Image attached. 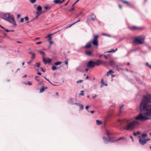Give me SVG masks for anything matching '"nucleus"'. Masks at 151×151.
<instances>
[{"label": "nucleus", "mask_w": 151, "mask_h": 151, "mask_svg": "<svg viewBox=\"0 0 151 151\" xmlns=\"http://www.w3.org/2000/svg\"><path fill=\"white\" fill-rule=\"evenodd\" d=\"M80 0H77V1L73 4V5H72V6H74V5L76 4L77 2H78Z\"/></svg>", "instance_id": "a18cd8bd"}, {"label": "nucleus", "mask_w": 151, "mask_h": 151, "mask_svg": "<svg viewBox=\"0 0 151 151\" xmlns=\"http://www.w3.org/2000/svg\"><path fill=\"white\" fill-rule=\"evenodd\" d=\"M62 63V62H56L54 63V65H58Z\"/></svg>", "instance_id": "4be33fe9"}, {"label": "nucleus", "mask_w": 151, "mask_h": 151, "mask_svg": "<svg viewBox=\"0 0 151 151\" xmlns=\"http://www.w3.org/2000/svg\"><path fill=\"white\" fill-rule=\"evenodd\" d=\"M5 30L6 31V32L7 33L10 31L9 30H8L7 29H5Z\"/></svg>", "instance_id": "4d7b16f0"}, {"label": "nucleus", "mask_w": 151, "mask_h": 151, "mask_svg": "<svg viewBox=\"0 0 151 151\" xmlns=\"http://www.w3.org/2000/svg\"><path fill=\"white\" fill-rule=\"evenodd\" d=\"M75 10V8L74 6H72V8L68 10V11L69 12H71Z\"/></svg>", "instance_id": "c85d7f7f"}, {"label": "nucleus", "mask_w": 151, "mask_h": 151, "mask_svg": "<svg viewBox=\"0 0 151 151\" xmlns=\"http://www.w3.org/2000/svg\"><path fill=\"white\" fill-rule=\"evenodd\" d=\"M94 64V62L90 60L87 63V67L88 68H93L95 66Z\"/></svg>", "instance_id": "6e6552de"}, {"label": "nucleus", "mask_w": 151, "mask_h": 151, "mask_svg": "<svg viewBox=\"0 0 151 151\" xmlns=\"http://www.w3.org/2000/svg\"><path fill=\"white\" fill-rule=\"evenodd\" d=\"M53 2L56 4H62L61 1L60 0H54L53 1Z\"/></svg>", "instance_id": "4468645a"}, {"label": "nucleus", "mask_w": 151, "mask_h": 151, "mask_svg": "<svg viewBox=\"0 0 151 151\" xmlns=\"http://www.w3.org/2000/svg\"><path fill=\"white\" fill-rule=\"evenodd\" d=\"M5 19L12 23L15 25H16L14 19V17L12 15L9 14L8 15V17Z\"/></svg>", "instance_id": "423d86ee"}, {"label": "nucleus", "mask_w": 151, "mask_h": 151, "mask_svg": "<svg viewBox=\"0 0 151 151\" xmlns=\"http://www.w3.org/2000/svg\"><path fill=\"white\" fill-rule=\"evenodd\" d=\"M133 135L135 136H136L137 135V134L135 132H134Z\"/></svg>", "instance_id": "052dcab7"}, {"label": "nucleus", "mask_w": 151, "mask_h": 151, "mask_svg": "<svg viewBox=\"0 0 151 151\" xmlns=\"http://www.w3.org/2000/svg\"><path fill=\"white\" fill-rule=\"evenodd\" d=\"M143 99V101H141L140 103V109H144L147 104L151 103V95L148 94L144 96Z\"/></svg>", "instance_id": "f257e3e1"}, {"label": "nucleus", "mask_w": 151, "mask_h": 151, "mask_svg": "<svg viewBox=\"0 0 151 151\" xmlns=\"http://www.w3.org/2000/svg\"><path fill=\"white\" fill-rule=\"evenodd\" d=\"M139 143L142 145H144L147 143L146 140H143L140 137H139Z\"/></svg>", "instance_id": "9d476101"}, {"label": "nucleus", "mask_w": 151, "mask_h": 151, "mask_svg": "<svg viewBox=\"0 0 151 151\" xmlns=\"http://www.w3.org/2000/svg\"><path fill=\"white\" fill-rule=\"evenodd\" d=\"M24 19H25V20L26 21H28L29 20V18L28 17H26L24 18Z\"/></svg>", "instance_id": "49530a36"}, {"label": "nucleus", "mask_w": 151, "mask_h": 151, "mask_svg": "<svg viewBox=\"0 0 151 151\" xmlns=\"http://www.w3.org/2000/svg\"><path fill=\"white\" fill-rule=\"evenodd\" d=\"M57 32H56L52 34H50V35H48V38H49V41H50L51 39V37H50V36L51 35H52L55 33H57Z\"/></svg>", "instance_id": "393cba45"}, {"label": "nucleus", "mask_w": 151, "mask_h": 151, "mask_svg": "<svg viewBox=\"0 0 151 151\" xmlns=\"http://www.w3.org/2000/svg\"><path fill=\"white\" fill-rule=\"evenodd\" d=\"M102 61L100 60H98L96 62H94L95 65L99 66L102 63Z\"/></svg>", "instance_id": "ddd939ff"}, {"label": "nucleus", "mask_w": 151, "mask_h": 151, "mask_svg": "<svg viewBox=\"0 0 151 151\" xmlns=\"http://www.w3.org/2000/svg\"><path fill=\"white\" fill-rule=\"evenodd\" d=\"M111 51H112V52H115L116 51V50H115L114 49H111Z\"/></svg>", "instance_id": "bf43d9fd"}, {"label": "nucleus", "mask_w": 151, "mask_h": 151, "mask_svg": "<svg viewBox=\"0 0 151 151\" xmlns=\"http://www.w3.org/2000/svg\"><path fill=\"white\" fill-rule=\"evenodd\" d=\"M30 1L32 3H34L36 1V0H30Z\"/></svg>", "instance_id": "ea45409f"}, {"label": "nucleus", "mask_w": 151, "mask_h": 151, "mask_svg": "<svg viewBox=\"0 0 151 151\" xmlns=\"http://www.w3.org/2000/svg\"><path fill=\"white\" fill-rule=\"evenodd\" d=\"M45 90V88L44 86H43L42 88L40 89V93H42Z\"/></svg>", "instance_id": "a878e982"}, {"label": "nucleus", "mask_w": 151, "mask_h": 151, "mask_svg": "<svg viewBox=\"0 0 151 151\" xmlns=\"http://www.w3.org/2000/svg\"><path fill=\"white\" fill-rule=\"evenodd\" d=\"M103 138L104 139V142L105 143H107L108 141H110V140H108L107 139H106L104 137H103Z\"/></svg>", "instance_id": "412c9836"}, {"label": "nucleus", "mask_w": 151, "mask_h": 151, "mask_svg": "<svg viewBox=\"0 0 151 151\" xmlns=\"http://www.w3.org/2000/svg\"><path fill=\"white\" fill-rule=\"evenodd\" d=\"M42 12H41L37 11L36 12V14L37 15V16H39L42 14Z\"/></svg>", "instance_id": "bb28decb"}, {"label": "nucleus", "mask_w": 151, "mask_h": 151, "mask_svg": "<svg viewBox=\"0 0 151 151\" xmlns=\"http://www.w3.org/2000/svg\"><path fill=\"white\" fill-rule=\"evenodd\" d=\"M92 51H86L85 52V53L88 56H92L93 55L92 54Z\"/></svg>", "instance_id": "f8f14e48"}, {"label": "nucleus", "mask_w": 151, "mask_h": 151, "mask_svg": "<svg viewBox=\"0 0 151 151\" xmlns=\"http://www.w3.org/2000/svg\"><path fill=\"white\" fill-rule=\"evenodd\" d=\"M79 106L80 108L81 109L83 110V105L82 104H79Z\"/></svg>", "instance_id": "f704fd0d"}, {"label": "nucleus", "mask_w": 151, "mask_h": 151, "mask_svg": "<svg viewBox=\"0 0 151 151\" xmlns=\"http://www.w3.org/2000/svg\"><path fill=\"white\" fill-rule=\"evenodd\" d=\"M44 8L45 9H46V10H47V9H50L51 8V6H45L44 7Z\"/></svg>", "instance_id": "a211bd4d"}, {"label": "nucleus", "mask_w": 151, "mask_h": 151, "mask_svg": "<svg viewBox=\"0 0 151 151\" xmlns=\"http://www.w3.org/2000/svg\"><path fill=\"white\" fill-rule=\"evenodd\" d=\"M134 119L136 120L142 121H145L150 119L148 117L143 116L142 113H141L137 116L135 117Z\"/></svg>", "instance_id": "20e7f679"}, {"label": "nucleus", "mask_w": 151, "mask_h": 151, "mask_svg": "<svg viewBox=\"0 0 151 151\" xmlns=\"http://www.w3.org/2000/svg\"><path fill=\"white\" fill-rule=\"evenodd\" d=\"M81 93H80L79 95H82V96H84V91H81Z\"/></svg>", "instance_id": "58836bf2"}, {"label": "nucleus", "mask_w": 151, "mask_h": 151, "mask_svg": "<svg viewBox=\"0 0 151 151\" xmlns=\"http://www.w3.org/2000/svg\"><path fill=\"white\" fill-rule=\"evenodd\" d=\"M49 42L50 44H52L53 43V42L52 41H51L50 40L49 41Z\"/></svg>", "instance_id": "69168bd1"}, {"label": "nucleus", "mask_w": 151, "mask_h": 151, "mask_svg": "<svg viewBox=\"0 0 151 151\" xmlns=\"http://www.w3.org/2000/svg\"><path fill=\"white\" fill-rule=\"evenodd\" d=\"M27 84L29 86H31L32 85V83L31 82L28 81L27 82Z\"/></svg>", "instance_id": "e433bc0d"}, {"label": "nucleus", "mask_w": 151, "mask_h": 151, "mask_svg": "<svg viewBox=\"0 0 151 151\" xmlns=\"http://www.w3.org/2000/svg\"><path fill=\"white\" fill-rule=\"evenodd\" d=\"M57 69V68L55 66H52L51 68V69L53 70H55Z\"/></svg>", "instance_id": "7c9ffc66"}, {"label": "nucleus", "mask_w": 151, "mask_h": 151, "mask_svg": "<svg viewBox=\"0 0 151 151\" xmlns=\"http://www.w3.org/2000/svg\"><path fill=\"white\" fill-rule=\"evenodd\" d=\"M101 83L103 85H104L106 86H107V84H105V83H103V79H101Z\"/></svg>", "instance_id": "4c0bfd02"}, {"label": "nucleus", "mask_w": 151, "mask_h": 151, "mask_svg": "<svg viewBox=\"0 0 151 151\" xmlns=\"http://www.w3.org/2000/svg\"><path fill=\"white\" fill-rule=\"evenodd\" d=\"M39 52L42 55V59H43V57H44V55L45 54V52L42 50H40Z\"/></svg>", "instance_id": "aec40b11"}, {"label": "nucleus", "mask_w": 151, "mask_h": 151, "mask_svg": "<svg viewBox=\"0 0 151 151\" xmlns=\"http://www.w3.org/2000/svg\"><path fill=\"white\" fill-rule=\"evenodd\" d=\"M24 19L23 18H22L20 20V22H24Z\"/></svg>", "instance_id": "09e8293b"}, {"label": "nucleus", "mask_w": 151, "mask_h": 151, "mask_svg": "<svg viewBox=\"0 0 151 151\" xmlns=\"http://www.w3.org/2000/svg\"><path fill=\"white\" fill-rule=\"evenodd\" d=\"M146 65L148 67H149V66L150 65H149V64L148 63H146Z\"/></svg>", "instance_id": "680f3d73"}, {"label": "nucleus", "mask_w": 151, "mask_h": 151, "mask_svg": "<svg viewBox=\"0 0 151 151\" xmlns=\"http://www.w3.org/2000/svg\"><path fill=\"white\" fill-rule=\"evenodd\" d=\"M17 42L19 43H22V42L20 41H17Z\"/></svg>", "instance_id": "0e129e2a"}, {"label": "nucleus", "mask_w": 151, "mask_h": 151, "mask_svg": "<svg viewBox=\"0 0 151 151\" xmlns=\"http://www.w3.org/2000/svg\"><path fill=\"white\" fill-rule=\"evenodd\" d=\"M147 136V134H144L142 135V137L143 138H145V137H146Z\"/></svg>", "instance_id": "c756f323"}, {"label": "nucleus", "mask_w": 151, "mask_h": 151, "mask_svg": "<svg viewBox=\"0 0 151 151\" xmlns=\"http://www.w3.org/2000/svg\"><path fill=\"white\" fill-rule=\"evenodd\" d=\"M91 20L92 21H94L95 20V18L91 17Z\"/></svg>", "instance_id": "5fc2aeb1"}, {"label": "nucleus", "mask_w": 151, "mask_h": 151, "mask_svg": "<svg viewBox=\"0 0 151 151\" xmlns=\"http://www.w3.org/2000/svg\"><path fill=\"white\" fill-rule=\"evenodd\" d=\"M20 15L19 14H18L17 15V18H19L20 17Z\"/></svg>", "instance_id": "6e6d98bb"}, {"label": "nucleus", "mask_w": 151, "mask_h": 151, "mask_svg": "<svg viewBox=\"0 0 151 151\" xmlns=\"http://www.w3.org/2000/svg\"><path fill=\"white\" fill-rule=\"evenodd\" d=\"M44 78H45V79H46L47 81H48V82H49L50 83H51V84H52V85H53V84H52V83H51L50 81H49V80L48 79H47V78H45V77ZM53 85H54V86H55V85H53Z\"/></svg>", "instance_id": "37998d69"}, {"label": "nucleus", "mask_w": 151, "mask_h": 151, "mask_svg": "<svg viewBox=\"0 0 151 151\" xmlns=\"http://www.w3.org/2000/svg\"><path fill=\"white\" fill-rule=\"evenodd\" d=\"M122 139H124V138L123 137L119 138H118V139H117L116 140L114 141H119V140Z\"/></svg>", "instance_id": "2f4dec72"}, {"label": "nucleus", "mask_w": 151, "mask_h": 151, "mask_svg": "<svg viewBox=\"0 0 151 151\" xmlns=\"http://www.w3.org/2000/svg\"><path fill=\"white\" fill-rule=\"evenodd\" d=\"M89 106H88V105H87V106H86V109L87 111H88V110H87V109H88V108H89Z\"/></svg>", "instance_id": "de8ad7c7"}, {"label": "nucleus", "mask_w": 151, "mask_h": 151, "mask_svg": "<svg viewBox=\"0 0 151 151\" xmlns=\"http://www.w3.org/2000/svg\"><path fill=\"white\" fill-rule=\"evenodd\" d=\"M40 65V63H37L36 64L34 65V68H36V67H38V68Z\"/></svg>", "instance_id": "5701e85b"}, {"label": "nucleus", "mask_w": 151, "mask_h": 151, "mask_svg": "<svg viewBox=\"0 0 151 151\" xmlns=\"http://www.w3.org/2000/svg\"><path fill=\"white\" fill-rule=\"evenodd\" d=\"M139 124L138 122L136 121H134L132 122L128 123L124 128V129L127 130H129L131 129H133L135 125H138Z\"/></svg>", "instance_id": "7ed1b4c3"}, {"label": "nucleus", "mask_w": 151, "mask_h": 151, "mask_svg": "<svg viewBox=\"0 0 151 151\" xmlns=\"http://www.w3.org/2000/svg\"><path fill=\"white\" fill-rule=\"evenodd\" d=\"M83 80H79V81H77V83H80L83 82Z\"/></svg>", "instance_id": "a19ab883"}, {"label": "nucleus", "mask_w": 151, "mask_h": 151, "mask_svg": "<svg viewBox=\"0 0 151 151\" xmlns=\"http://www.w3.org/2000/svg\"><path fill=\"white\" fill-rule=\"evenodd\" d=\"M133 43L134 44L142 45L144 43V41L142 39H139L137 37H135L133 39Z\"/></svg>", "instance_id": "0eeeda50"}, {"label": "nucleus", "mask_w": 151, "mask_h": 151, "mask_svg": "<svg viewBox=\"0 0 151 151\" xmlns=\"http://www.w3.org/2000/svg\"><path fill=\"white\" fill-rule=\"evenodd\" d=\"M43 61L44 63L46 64V63H49L51 62V60L49 58H48L47 59H45L44 57H43Z\"/></svg>", "instance_id": "9b49d317"}, {"label": "nucleus", "mask_w": 151, "mask_h": 151, "mask_svg": "<svg viewBox=\"0 0 151 151\" xmlns=\"http://www.w3.org/2000/svg\"><path fill=\"white\" fill-rule=\"evenodd\" d=\"M37 73L39 75H41V73L40 72H38Z\"/></svg>", "instance_id": "338daca9"}, {"label": "nucleus", "mask_w": 151, "mask_h": 151, "mask_svg": "<svg viewBox=\"0 0 151 151\" xmlns=\"http://www.w3.org/2000/svg\"><path fill=\"white\" fill-rule=\"evenodd\" d=\"M42 42H38L36 43V44L37 45H38V44H40L42 43Z\"/></svg>", "instance_id": "3c124183"}, {"label": "nucleus", "mask_w": 151, "mask_h": 151, "mask_svg": "<svg viewBox=\"0 0 151 151\" xmlns=\"http://www.w3.org/2000/svg\"><path fill=\"white\" fill-rule=\"evenodd\" d=\"M123 106L124 105H122L120 107L119 113L120 114H121L122 113V110L123 109Z\"/></svg>", "instance_id": "473e14b6"}, {"label": "nucleus", "mask_w": 151, "mask_h": 151, "mask_svg": "<svg viewBox=\"0 0 151 151\" xmlns=\"http://www.w3.org/2000/svg\"><path fill=\"white\" fill-rule=\"evenodd\" d=\"M117 121L119 122H122V120L121 119H119Z\"/></svg>", "instance_id": "13d9d810"}, {"label": "nucleus", "mask_w": 151, "mask_h": 151, "mask_svg": "<svg viewBox=\"0 0 151 151\" xmlns=\"http://www.w3.org/2000/svg\"><path fill=\"white\" fill-rule=\"evenodd\" d=\"M96 124L98 125H100L101 124V121H99L98 120H96Z\"/></svg>", "instance_id": "6ab92c4d"}, {"label": "nucleus", "mask_w": 151, "mask_h": 151, "mask_svg": "<svg viewBox=\"0 0 151 151\" xmlns=\"http://www.w3.org/2000/svg\"><path fill=\"white\" fill-rule=\"evenodd\" d=\"M41 69L42 71L43 72H45V71H44V69H43V68L42 67L41 68Z\"/></svg>", "instance_id": "774afa93"}, {"label": "nucleus", "mask_w": 151, "mask_h": 151, "mask_svg": "<svg viewBox=\"0 0 151 151\" xmlns=\"http://www.w3.org/2000/svg\"><path fill=\"white\" fill-rule=\"evenodd\" d=\"M80 21V19L78 20L77 21H76V22L73 23V24H71L70 26H69V27H67V28H68V27H71L74 24H75V23H77V22H78L79 21Z\"/></svg>", "instance_id": "cd10ccee"}, {"label": "nucleus", "mask_w": 151, "mask_h": 151, "mask_svg": "<svg viewBox=\"0 0 151 151\" xmlns=\"http://www.w3.org/2000/svg\"><path fill=\"white\" fill-rule=\"evenodd\" d=\"M35 79L37 81H39L40 80L39 77L38 76H36L35 77Z\"/></svg>", "instance_id": "72a5a7b5"}, {"label": "nucleus", "mask_w": 151, "mask_h": 151, "mask_svg": "<svg viewBox=\"0 0 151 151\" xmlns=\"http://www.w3.org/2000/svg\"><path fill=\"white\" fill-rule=\"evenodd\" d=\"M145 111V115L147 116H151V104L146 105L144 109H140Z\"/></svg>", "instance_id": "39448f33"}, {"label": "nucleus", "mask_w": 151, "mask_h": 151, "mask_svg": "<svg viewBox=\"0 0 151 151\" xmlns=\"http://www.w3.org/2000/svg\"><path fill=\"white\" fill-rule=\"evenodd\" d=\"M65 62V63L68 66V60H67L66 61H65L64 62Z\"/></svg>", "instance_id": "c03bdc74"}, {"label": "nucleus", "mask_w": 151, "mask_h": 151, "mask_svg": "<svg viewBox=\"0 0 151 151\" xmlns=\"http://www.w3.org/2000/svg\"><path fill=\"white\" fill-rule=\"evenodd\" d=\"M119 7L120 9H122V6L121 5H120V4H119Z\"/></svg>", "instance_id": "864d4df0"}, {"label": "nucleus", "mask_w": 151, "mask_h": 151, "mask_svg": "<svg viewBox=\"0 0 151 151\" xmlns=\"http://www.w3.org/2000/svg\"><path fill=\"white\" fill-rule=\"evenodd\" d=\"M93 39L91 42H90L87 43L84 46L83 48L85 49L89 48L91 47V43L93 45L96 47H97L99 44L98 39L99 37V36L98 35H93Z\"/></svg>", "instance_id": "f03ea898"}, {"label": "nucleus", "mask_w": 151, "mask_h": 151, "mask_svg": "<svg viewBox=\"0 0 151 151\" xmlns=\"http://www.w3.org/2000/svg\"><path fill=\"white\" fill-rule=\"evenodd\" d=\"M120 0V1H122L124 3L126 4L128 6L129 5V3L128 1H125L124 0Z\"/></svg>", "instance_id": "2eb2a0df"}, {"label": "nucleus", "mask_w": 151, "mask_h": 151, "mask_svg": "<svg viewBox=\"0 0 151 151\" xmlns=\"http://www.w3.org/2000/svg\"><path fill=\"white\" fill-rule=\"evenodd\" d=\"M106 134L107 135H108V136H109V135H110L111 133L109 132V131L108 130L106 131Z\"/></svg>", "instance_id": "79ce46f5"}, {"label": "nucleus", "mask_w": 151, "mask_h": 151, "mask_svg": "<svg viewBox=\"0 0 151 151\" xmlns=\"http://www.w3.org/2000/svg\"><path fill=\"white\" fill-rule=\"evenodd\" d=\"M37 11L41 12L42 10V7L40 6H39L37 8Z\"/></svg>", "instance_id": "dca6fc26"}, {"label": "nucleus", "mask_w": 151, "mask_h": 151, "mask_svg": "<svg viewBox=\"0 0 151 151\" xmlns=\"http://www.w3.org/2000/svg\"><path fill=\"white\" fill-rule=\"evenodd\" d=\"M35 53H33V54H32V57L31 58V59L33 60L35 58Z\"/></svg>", "instance_id": "b1692460"}, {"label": "nucleus", "mask_w": 151, "mask_h": 151, "mask_svg": "<svg viewBox=\"0 0 151 151\" xmlns=\"http://www.w3.org/2000/svg\"><path fill=\"white\" fill-rule=\"evenodd\" d=\"M32 60L31 59L29 61L27 62L28 64H29L32 61Z\"/></svg>", "instance_id": "8fccbe9b"}, {"label": "nucleus", "mask_w": 151, "mask_h": 151, "mask_svg": "<svg viewBox=\"0 0 151 151\" xmlns=\"http://www.w3.org/2000/svg\"><path fill=\"white\" fill-rule=\"evenodd\" d=\"M128 28L132 31L138 30L141 29V28L134 26L132 27H129Z\"/></svg>", "instance_id": "1a4fd4ad"}, {"label": "nucleus", "mask_w": 151, "mask_h": 151, "mask_svg": "<svg viewBox=\"0 0 151 151\" xmlns=\"http://www.w3.org/2000/svg\"><path fill=\"white\" fill-rule=\"evenodd\" d=\"M130 137L132 139V141L133 142L134 141V139H133V138L131 136V135H130Z\"/></svg>", "instance_id": "603ef678"}, {"label": "nucleus", "mask_w": 151, "mask_h": 151, "mask_svg": "<svg viewBox=\"0 0 151 151\" xmlns=\"http://www.w3.org/2000/svg\"><path fill=\"white\" fill-rule=\"evenodd\" d=\"M75 104L76 105L78 106H79V104H78V103H75Z\"/></svg>", "instance_id": "e2e57ef3"}, {"label": "nucleus", "mask_w": 151, "mask_h": 151, "mask_svg": "<svg viewBox=\"0 0 151 151\" xmlns=\"http://www.w3.org/2000/svg\"><path fill=\"white\" fill-rule=\"evenodd\" d=\"M112 72V70H110V71H108L107 72V76H108Z\"/></svg>", "instance_id": "c9c22d12"}, {"label": "nucleus", "mask_w": 151, "mask_h": 151, "mask_svg": "<svg viewBox=\"0 0 151 151\" xmlns=\"http://www.w3.org/2000/svg\"><path fill=\"white\" fill-rule=\"evenodd\" d=\"M109 64L111 66H112L114 65V61L113 60H110L109 62Z\"/></svg>", "instance_id": "f3484780"}]
</instances>
